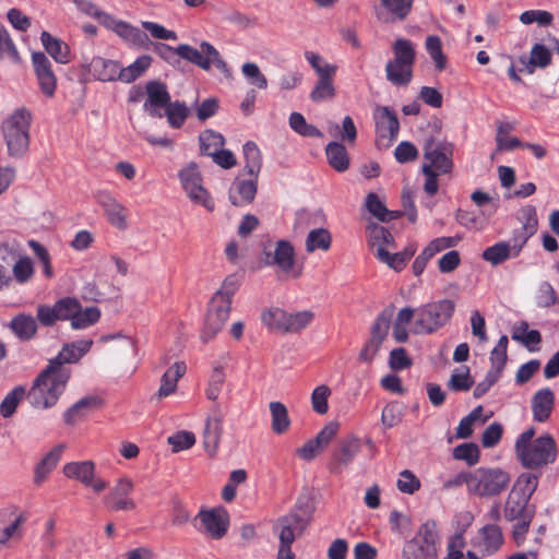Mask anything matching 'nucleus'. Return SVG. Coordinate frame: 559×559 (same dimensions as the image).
Returning a JSON list of instances; mask_svg holds the SVG:
<instances>
[{
    "instance_id": "obj_42",
    "label": "nucleus",
    "mask_w": 559,
    "mask_h": 559,
    "mask_svg": "<svg viewBox=\"0 0 559 559\" xmlns=\"http://www.w3.org/2000/svg\"><path fill=\"white\" fill-rule=\"evenodd\" d=\"M26 394L23 385L15 386L10 391L0 404V414L3 418H10L16 412V408Z\"/></svg>"
},
{
    "instance_id": "obj_5",
    "label": "nucleus",
    "mask_w": 559,
    "mask_h": 559,
    "mask_svg": "<svg viewBox=\"0 0 559 559\" xmlns=\"http://www.w3.org/2000/svg\"><path fill=\"white\" fill-rule=\"evenodd\" d=\"M510 474L499 467H478L472 476L473 493L479 498L500 496L510 485Z\"/></svg>"
},
{
    "instance_id": "obj_62",
    "label": "nucleus",
    "mask_w": 559,
    "mask_h": 559,
    "mask_svg": "<svg viewBox=\"0 0 559 559\" xmlns=\"http://www.w3.org/2000/svg\"><path fill=\"white\" fill-rule=\"evenodd\" d=\"M462 240V237L451 236V237H439L431 240L428 246L424 249L426 251V254L430 258L435 257L437 253L453 248L457 246V243Z\"/></svg>"
},
{
    "instance_id": "obj_32",
    "label": "nucleus",
    "mask_w": 559,
    "mask_h": 559,
    "mask_svg": "<svg viewBox=\"0 0 559 559\" xmlns=\"http://www.w3.org/2000/svg\"><path fill=\"white\" fill-rule=\"evenodd\" d=\"M415 248L407 247L403 251L390 253L386 249H377L376 257L382 263L395 271H401L405 267L407 261L415 254Z\"/></svg>"
},
{
    "instance_id": "obj_9",
    "label": "nucleus",
    "mask_w": 559,
    "mask_h": 559,
    "mask_svg": "<svg viewBox=\"0 0 559 559\" xmlns=\"http://www.w3.org/2000/svg\"><path fill=\"white\" fill-rule=\"evenodd\" d=\"M134 484L128 477L119 478L117 484L104 497L103 501L110 511H132L135 502L129 496L133 491Z\"/></svg>"
},
{
    "instance_id": "obj_59",
    "label": "nucleus",
    "mask_w": 559,
    "mask_h": 559,
    "mask_svg": "<svg viewBox=\"0 0 559 559\" xmlns=\"http://www.w3.org/2000/svg\"><path fill=\"white\" fill-rule=\"evenodd\" d=\"M200 48H202V52H204L209 57L210 66L213 63L224 74L226 79L233 78L229 67L221 57L218 50L212 44L207 41H202Z\"/></svg>"
},
{
    "instance_id": "obj_30",
    "label": "nucleus",
    "mask_w": 559,
    "mask_h": 559,
    "mask_svg": "<svg viewBox=\"0 0 559 559\" xmlns=\"http://www.w3.org/2000/svg\"><path fill=\"white\" fill-rule=\"evenodd\" d=\"M245 166L242 171L250 177L258 179L262 168V155L258 145L252 141H247L243 146Z\"/></svg>"
},
{
    "instance_id": "obj_23",
    "label": "nucleus",
    "mask_w": 559,
    "mask_h": 559,
    "mask_svg": "<svg viewBox=\"0 0 559 559\" xmlns=\"http://www.w3.org/2000/svg\"><path fill=\"white\" fill-rule=\"evenodd\" d=\"M555 406V394L549 388L538 390L532 397V412L534 420L546 421Z\"/></svg>"
},
{
    "instance_id": "obj_55",
    "label": "nucleus",
    "mask_w": 559,
    "mask_h": 559,
    "mask_svg": "<svg viewBox=\"0 0 559 559\" xmlns=\"http://www.w3.org/2000/svg\"><path fill=\"white\" fill-rule=\"evenodd\" d=\"M287 316L283 309L274 308L262 313V322L272 330L286 333Z\"/></svg>"
},
{
    "instance_id": "obj_16",
    "label": "nucleus",
    "mask_w": 559,
    "mask_h": 559,
    "mask_svg": "<svg viewBox=\"0 0 559 559\" xmlns=\"http://www.w3.org/2000/svg\"><path fill=\"white\" fill-rule=\"evenodd\" d=\"M200 519L205 532L214 539L223 538L229 526V515L226 510H201L197 516Z\"/></svg>"
},
{
    "instance_id": "obj_31",
    "label": "nucleus",
    "mask_w": 559,
    "mask_h": 559,
    "mask_svg": "<svg viewBox=\"0 0 559 559\" xmlns=\"http://www.w3.org/2000/svg\"><path fill=\"white\" fill-rule=\"evenodd\" d=\"M394 64L414 66L416 61V50L412 40L407 38H397L392 45Z\"/></svg>"
},
{
    "instance_id": "obj_36",
    "label": "nucleus",
    "mask_w": 559,
    "mask_h": 559,
    "mask_svg": "<svg viewBox=\"0 0 559 559\" xmlns=\"http://www.w3.org/2000/svg\"><path fill=\"white\" fill-rule=\"evenodd\" d=\"M272 423L271 427L274 433L283 435L290 426L288 409L282 402H271L269 404Z\"/></svg>"
},
{
    "instance_id": "obj_26",
    "label": "nucleus",
    "mask_w": 559,
    "mask_h": 559,
    "mask_svg": "<svg viewBox=\"0 0 559 559\" xmlns=\"http://www.w3.org/2000/svg\"><path fill=\"white\" fill-rule=\"evenodd\" d=\"M40 40L45 50L53 58V60L61 64L70 62V48L63 40L53 37L49 32L43 31Z\"/></svg>"
},
{
    "instance_id": "obj_25",
    "label": "nucleus",
    "mask_w": 559,
    "mask_h": 559,
    "mask_svg": "<svg viewBox=\"0 0 559 559\" xmlns=\"http://www.w3.org/2000/svg\"><path fill=\"white\" fill-rule=\"evenodd\" d=\"M479 535L483 538L484 556H491L496 554L503 545V534L501 527L496 523L484 525L479 530Z\"/></svg>"
},
{
    "instance_id": "obj_60",
    "label": "nucleus",
    "mask_w": 559,
    "mask_h": 559,
    "mask_svg": "<svg viewBox=\"0 0 559 559\" xmlns=\"http://www.w3.org/2000/svg\"><path fill=\"white\" fill-rule=\"evenodd\" d=\"M333 81L334 80H318L310 93V98L314 103H321L334 98L336 90Z\"/></svg>"
},
{
    "instance_id": "obj_7",
    "label": "nucleus",
    "mask_w": 559,
    "mask_h": 559,
    "mask_svg": "<svg viewBox=\"0 0 559 559\" xmlns=\"http://www.w3.org/2000/svg\"><path fill=\"white\" fill-rule=\"evenodd\" d=\"M424 158L429 160L436 170L449 174L453 168V143L430 136L424 144Z\"/></svg>"
},
{
    "instance_id": "obj_64",
    "label": "nucleus",
    "mask_w": 559,
    "mask_h": 559,
    "mask_svg": "<svg viewBox=\"0 0 559 559\" xmlns=\"http://www.w3.org/2000/svg\"><path fill=\"white\" fill-rule=\"evenodd\" d=\"M160 59L176 68L180 64L177 47L174 48L167 44L159 41H152L151 48Z\"/></svg>"
},
{
    "instance_id": "obj_29",
    "label": "nucleus",
    "mask_w": 559,
    "mask_h": 559,
    "mask_svg": "<svg viewBox=\"0 0 559 559\" xmlns=\"http://www.w3.org/2000/svg\"><path fill=\"white\" fill-rule=\"evenodd\" d=\"M325 155L329 165L338 173L349 168V156L346 147L340 142H330L325 147Z\"/></svg>"
},
{
    "instance_id": "obj_40",
    "label": "nucleus",
    "mask_w": 559,
    "mask_h": 559,
    "mask_svg": "<svg viewBox=\"0 0 559 559\" xmlns=\"http://www.w3.org/2000/svg\"><path fill=\"white\" fill-rule=\"evenodd\" d=\"M393 316V307L385 308L382 310L376 318L372 326H371V336L373 343L382 344L385 337L388 336L389 329L391 325V320Z\"/></svg>"
},
{
    "instance_id": "obj_19",
    "label": "nucleus",
    "mask_w": 559,
    "mask_h": 559,
    "mask_svg": "<svg viewBox=\"0 0 559 559\" xmlns=\"http://www.w3.org/2000/svg\"><path fill=\"white\" fill-rule=\"evenodd\" d=\"M222 435L223 415L221 414L218 406L215 405L214 414L212 417L207 418L203 432L204 449L211 456L216 453Z\"/></svg>"
},
{
    "instance_id": "obj_14",
    "label": "nucleus",
    "mask_w": 559,
    "mask_h": 559,
    "mask_svg": "<svg viewBox=\"0 0 559 559\" xmlns=\"http://www.w3.org/2000/svg\"><path fill=\"white\" fill-rule=\"evenodd\" d=\"M376 128L378 133V145L388 140L386 146L396 139L400 130V122L396 112L388 106H379L374 112Z\"/></svg>"
},
{
    "instance_id": "obj_56",
    "label": "nucleus",
    "mask_w": 559,
    "mask_h": 559,
    "mask_svg": "<svg viewBox=\"0 0 559 559\" xmlns=\"http://www.w3.org/2000/svg\"><path fill=\"white\" fill-rule=\"evenodd\" d=\"M314 319L311 310H304L296 313H288L286 333H298L308 326Z\"/></svg>"
},
{
    "instance_id": "obj_48",
    "label": "nucleus",
    "mask_w": 559,
    "mask_h": 559,
    "mask_svg": "<svg viewBox=\"0 0 559 559\" xmlns=\"http://www.w3.org/2000/svg\"><path fill=\"white\" fill-rule=\"evenodd\" d=\"M426 50L433 60L436 69L443 71L447 68V57L442 51V41L437 35H429L425 43Z\"/></svg>"
},
{
    "instance_id": "obj_3",
    "label": "nucleus",
    "mask_w": 559,
    "mask_h": 559,
    "mask_svg": "<svg viewBox=\"0 0 559 559\" xmlns=\"http://www.w3.org/2000/svg\"><path fill=\"white\" fill-rule=\"evenodd\" d=\"M32 115L25 108L16 109L2 122V133L12 157H23L29 148Z\"/></svg>"
},
{
    "instance_id": "obj_28",
    "label": "nucleus",
    "mask_w": 559,
    "mask_h": 559,
    "mask_svg": "<svg viewBox=\"0 0 559 559\" xmlns=\"http://www.w3.org/2000/svg\"><path fill=\"white\" fill-rule=\"evenodd\" d=\"M64 450L63 444H58L51 449L36 465L34 472V483L36 485H40L47 476L52 472V469L57 466L58 462L61 459L62 452Z\"/></svg>"
},
{
    "instance_id": "obj_11",
    "label": "nucleus",
    "mask_w": 559,
    "mask_h": 559,
    "mask_svg": "<svg viewBox=\"0 0 559 559\" xmlns=\"http://www.w3.org/2000/svg\"><path fill=\"white\" fill-rule=\"evenodd\" d=\"M63 474L69 478L81 481L87 487H92L95 492H102L108 486L106 480L95 477V464L93 461L67 463L63 466Z\"/></svg>"
},
{
    "instance_id": "obj_8",
    "label": "nucleus",
    "mask_w": 559,
    "mask_h": 559,
    "mask_svg": "<svg viewBox=\"0 0 559 559\" xmlns=\"http://www.w3.org/2000/svg\"><path fill=\"white\" fill-rule=\"evenodd\" d=\"M179 178L185 191L193 202L202 204L210 211L214 209L212 199L202 186V177L195 163H190L186 168L181 169Z\"/></svg>"
},
{
    "instance_id": "obj_50",
    "label": "nucleus",
    "mask_w": 559,
    "mask_h": 559,
    "mask_svg": "<svg viewBox=\"0 0 559 559\" xmlns=\"http://www.w3.org/2000/svg\"><path fill=\"white\" fill-rule=\"evenodd\" d=\"M80 12L96 19L102 25H111L112 16L102 11L95 3L90 0H72Z\"/></svg>"
},
{
    "instance_id": "obj_20",
    "label": "nucleus",
    "mask_w": 559,
    "mask_h": 559,
    "mask_svg": "<svg viewBox=\"0 0 559 559\" xmlns=\"http://www.w3.org/2000/svg\"><path fill=\"white\" fill-rule=\"evenodd\" d=\"M103 405L104 401L98 395L84 396L66 411L63 414L64 423L74 425L76 420L86 417Z\"/></svg>"
},
{
    "instance_id": "obj_46",
    "label": "nucleus",
    "mask_w": 559,
    "mask_h": 559,
    "mask_svg": "<svg viewBox=\"0 0 559 559\" xmlns=\"http://www.w3.org/2000/svg\"><path fill=\"white\" fill-rule=\"evenodd\" d=\"M177 52L179 59H185L198 67H200L203 70H210V60L209 57L202 52L201 50H198L197 48L188 45V44H180L177 47Z\"/></svg>"
},
{
    "instance_id": "obj_2",
    "label": "nucleus",
    "mask_w": 559,
    "mask_h": 559,
    "mask_svg": "<svg viewBox=\"0 0 559 559\" xmlns=\"http://www.w3.org/2000/svg\"><path fill=\"white\" fill-rule=\"evenodd\" d=\"M70 377L71 370H55L47 365L27 392L26 397L29 404L35 408L53 406L66 390Z\"/></svg>"
},
{
    "instance_id": "obj_63",
    "label": "nucleus",
    "mask_w": 559,
    "mask_h": 559,
    "mask_svg": "<svg viewBox=\"0 0 559 559\" xmlns=\"http://www.w3.org/2000/svg\"><path fill=\"white\" fill-rule=\"evenodd\" d=\"M530 64L537 68H547L552 60V53L544 44H535L530 53Z\"/></svg>"
},
{
    "instance_id": "obj_34",
    "label": "nucleus",
    "mask_w": 559,
    "mask_h": 559,
    "mask_svg": "<svg viewBox=\"0 0 559 559\" xmlns=\"http://www.w3.org/2000/svg\"><path fill=\"white\" fill-rule=\"evenodd\" d=\"M483 260L489 262L492 266L502 264L509 259L518 258L513 255L511 245L507 241H499L488 248L481 253Z\"/></svg>"
},
{
    "instance_id": "obj_58",
    "label": "nucleus",
    "mask_w": 559,
    "mask_h": 559,
    "mask_svg": "<svg viewBox=\"0 0 559 559\" xmlns=\"http://www.w3.org/2000/svg\"><path fill=\"white\" fill-rule=\"evenodd\" d=\"M464 371L459 372L457 369L451 374L447 385L451 391L454 392H466L473 384L474 380L471 377L469 368L463 367Z\"/></svg>"
},
{
    "instance_id": "obj_17",
    "label": "nucleus",
    "mask_w": 559,
    "mask_h": 559,
    "mask_svg": "<svg viewBox=\"0 0 559 559\" xmlns=\"http://www.w3.org/2000/svg\"><path fill=\"white\" fill-rule=\"evenodd\" d=\"M361 441L354 435H348L342 438L337 447L334 449L332 459L334 461L332 471L348 466L355 456L359 453Z\"/></svg>"
},
{
    "instance_id": "obj_21",
    "label": "nucleus",
    "mask_w": 559,
    "mask_h": 559,
    "mask_svg": "<svg viewBox=\"0 0 559 559\" xmlns=\"http://www.w3.org/2000/svg\"><path fill=\"white\" fill-rule=\"evenodd\" d=\"M99 205L105 211L108 222L118 227L124 229L127 227L126 219V207L119 203L110 193L99 192L97 195Z\"/></svg>"
},
{
    "instance_id": "obj_27",
    "label": "nucleus",
    "mask_w": 559,
    "mask_h": 559,
    "mask_svg": "<svg viewBox=\"0 0 559 559\" xmlns=\"http://www.w3.org/2000/svg\"><path fill=\"white\" fill-rule=\"evenodd\" d=\"M10 330L22 342L31 341L37 333V322L31 314L19 313L9 323Z\"/></svg>"
},
{
    "instance_id": "obj_44",
    "label": "nucleus",
    "mask_w": 559,
    "mask_h": 559,
    "mask_svg": "<svg viewBox=\"0 0 559 559\" xmlns=\"http://www.w3.org/2000/svg\"><path fill=\"white\" fill-rule=\"evenodd\" d=\"M512 338L528 347V349L533 352L536 348L531 347V345H538L542 342V334L538 330H528V323L526 321H522L513 330Z\"/></svg>"
},
{
    "instance_id": "obj_37",
    "label": "nucleus",
    "mask_w": 559,
    "mask_h": 559,
    "mask_svg": "<svg viewBox=\"0 0 559 559\" xmlns=\"http://www.w3.org/2000/svg\"><path fill=\"white\" fill-rule=\"evenodd\" d=\"M367 230L370 246L377 247V249H385L386 247L395 248L394 238L385 227L380 226L377 223H370Z\"/></svg>"
},
{
    "instance_id": "obj_45",
    "label": "nucleus",
    "mask_w": 559,
    "mask_h": 559,
    "mask_svg": "<svg viewBox=\"0 0 559 559\" xmlns=\"http://www.w3.org/2000/svg\"><path fill=\"white\" fill-rule=\"evenodd\" d=\"M200 142V153L202 155H206L211 157V153L218 148H222L225 145V138L211 129H207L200 133L199 135Z\"/></svg>"
},
{
    "instance_id": "obj_41",
    "label": "nucleus",
    "mask_w": 559,
    "mask_h": 559,
    "mask_svg": "<svg viewBox=\"0 0 559 559\" xmlns=\"http://www.w3.org/2000/svg\"><path fill=\"white\" fill-rule=\"evenodd\" d=\"M165 116L171 128L179 129L190 115V109L183 102H170L165 108Z\"/></svg>"
},
{
    "instance_id": "obj_57",
    "label": "nucleus",
    "mask_w": 559,
    "mask_h": 559,
    "mask_svg": "<svg viewBox=\"0 0 559 559\" xmlns=\"http://www.w3.org/2000/svg\"><path fill=\"white\" fill-rule=\"evenodd\" d=\"M403 416V405L399 402H391L382 409L381 423L385 428H392L402 421Z\"/></svg>"
},
{
    "instance_id": "obj_39",
    "label": "nucleus",
    "mask_w": 559,
    "mask_h": 559,
    "mask_svg": "<svg viewBox=\"0 0 559 559\" xmlns=\"http://www.w3.org/2000/svg\"><path fill=\"white\" fill-rule=\"evenodd\" d=\"M386 80L395 86H406L413 79V66H397L389 61L385 66Z\"/></svg>"
},
{
    "instance_id": "obj_13",
    "label": "nucleus",
    "mask_w": 559,
    "mask_h": 559,
    "mask_svg": "<svg viewBox=\"0 0 559 559\" xmlns=\"http://www.w3.org/2000/svg\"><path fill=\"white\" fill-rule=\"evenodd\" d=\"M32 63L40 91L45 96L52 97L57 88V78L52 71L50 60L44 52L36 51L32 53Z\"/></svg>"
},
{
    "instance_id": "obj_61",
    "label": "nucleus",
    "mask_w": 559,
    "mask_h": 559,
    "mask_svg": "<svg viewBox=\"0 0 559 559\" xmlns=\"http://www.w3.org/2000/svg\"><path fill=\"white\" fill-rule=\"evenodd\" d=\"M331 395V389L321 384L317 386L311 394V405L313 411L319 415H324L329 411L328 399Z\"/></svg>"
},
{
    "instance_id": "obj_15",
    "label": "nucleus",
    "mask_w": 559,
    "mask_h": 559,
    "mask_svg": "<svg viewBox=\"0 0 559 559\" xmlns=\"http://www.w3.org/2000/svg\"><path fill=\"white\" fill-rule=\"evenodd\" d=\"M145 92L147 99L144 103V110L151 117L162 118L164 115L160 109L171 102L166 84L157 80L148 81L145 85Z\"/></svg>"
},
{
    "instance_id": "obj_4",
    "label": "nucleus",
    "mask_w": 559,
    "mask_h": 559,
    "mask_svg": "<svg viewBox=\"0 0 559 559\" xmlns=\"http://www.w3.org/2000/svg\"><path fill=\"white\" fill-rule=\"evenodd\" d=\"M455 311L451 299L431 301L416 309L414 334H432L447 325Z\"/></svg>"
},
{
    "instance_id": "obj_35",
    "label": "nucleus",
    "mask_w": 559,
    "mask_h": 559,
    "mask_svg": "<svg viewBox=\"0 0 559 559\" xmlns=\"http://www.w3.org/2000/svg\"><path fill=\"white\" fill-rule=\"evenodd\" d=\"M436 557L437 548L424 545L418 537H413L406 542L403 548L404 559H435Z\"/></svg>"
},
{
    "instance_id": "obj_38",
    "label": "nucleus",
    "mask_w": 559,
    "mask_h": 559,
    "mask_svg": "<svg viewBox=\"0 0 559 559\" xmlns=\"http://www.w3.org/2000/svg\"><path fill=\"white\" fill-rule=\"evenodd\" d=\"M152 57L148 55L140 56L127 68L120 67V81L132 83L140 78L152 64Z\"/></svg>"
},
{
    "instance_id": "obj_33",
    "label": "nucleus",
    "mask_w": 559,
    "mask_h": 559,
    "mask_svg": "<svg viewBox=\"0 0 559 559\" xmlns=\"http://www.w3.org/2000/svg\"><path fill=\"white\" fill-rule=\"evenodd\" d=\"M234 187L237 193L239 194L240 200L230 193L229 201L231 202V204L235 206H240L242 203L249 204L254 200V197L257 194L258 179H255L254 177H251V179L248 180L236 179L234 182Z\"/></svg>"
},
{
    "instance_id": "obj_51",
    "label": "nucleus",
    "mask_w": 559,
    "mask_h": 559,
    "mask_svg": "<svg viewBox=\"0 0 559 559\" xmlns=\"http://www.w3.org/2000/svg\"><path fill=\"white\" fill-rule=\"evenodd\" d=\"M479 448L474 442L461 443L453 449V457L464 461L468 466L476 465L479 462Z\"/></svg>"
},
{
    "instance_id": "obj_43",
    "label": "nucleus",
    "mask_w": 559,
    "mask_h": 559,
    "mask_svg": "<svg viewBox=\"0 0 559 559\" xmlns=\"http://www.w3.org/2000/svg\"><path fill=\"white\" fill-rule=\"evenodd\" d=\"M332 236L325 228H314L309 231L306 239V250L313 252L316 250H328L331 247Z\"/></svg>"
},
{
    "instance_id": "obj_18",
    "label": "nucleus",
    "mask_w": 559,
    "mask_h": 559,
    "mask_svg": "<svg viewBox=\"0 0 559 559\" xmlns=\"http://www.w3.org/2000/svg\"><path fill=\"white\" fill-rule=\"evenodd\" d=\"M535 506L530 504L523 493L510 490L503 507V516L508 522H514L525 516L534 518Z\"/></svg>"
},
{
    "instance_id": "obj_24",
    "label": "nucleus",
    "mask_w": 559,
    "mask_h": 559,
    "mask_svg": "<svg viewBox=\"0 0 559 559\" xmlns=\"http://www.w3.org/2000/svg\"><path fill=\"white\" fill-rule=\"evenodd\" d=\"M88 69L94 78L102 82L120 80V64L118 61L94 57L88 64Z\"/></svg>"
},
{
    "instance_id": "obj_53",
    "label": "nucleus",
    "mask_w": 559,
    "mask_h": 559,
    "mask_svg": "<svg viewBox=\"0 0 559 559\" xmlns=\"http://www.w3.org/2000/svg\"><path fill=\"white\" fill-rule=\"evenodd\" d=\"M100 318V310L97 307L81 308L78 314H74L71 326L75 330L86 329L95 324Z\"/></svg>"
},
{
    "instance_id": "obj_22",
    "label": "nucleus",
    "mask_w": 559,
    "mask_h": 559,
    "mask_svg": "<svg viewBox=\"0 0 559 559\" xmlns=\"http://www.w3.org/2000/svg\"><path fill=\"white\" fill-rule=\"evenodd\" d=\"M187 366L183 361H176L174 366L167 369L160 379V386L152 396V400L160 401L173 394L177 389L179 379L186 373Z\"/></svg>"
},
{
    "instance_id": "obj_6",
    "label": "nucleus",
    "mask_w": 559,
    "mask_h": 559,
    "mask_svg": "<svg viewBox=\"0 0 559 559\" xmlns=\"http://www.w3.org/2000/svg\"><path fill=\"white\" fill-rule=\"evenodd\" d=\"M525 468H538L554 463L557 457V445L554 438L546 433L535 439L531 445L516 453Z\"/></svg>"
},
{
    "instance_id": "obj_54",
    "label": "nucleus",
    "mask_w": 559,
    "mask_h": 559,
    "mask_svg": "<svg viewBox=\"0 0 559 559\" xmlns=\"http://www.w3.org/2000/svg\"><path fill=\"white\" fill-rule=\"evenodd\" d=\"M538 486V476L532 473H522L515 483L513 484L511 490L516 491L518 493H523V496L531 500L533 493L536 491Z\"/></svg>"
},
{
    "instance_id": "obj_52",
    "label": "nucleus",
    "mask_w": 559,
    "mask_h": 559,
    "mask_svg": "<svg viewBox=\"0 0 559 559\" xmlns=\"http://www.w3.org/2000/svg\"><path fill=\"white\" fill-rule=\"evenodd\" d=\"M59 321L73 320L74 314L81 309V304L76 298L63 297L53 305Z\"/></svg>"
},
{
    "instance_id": "obj_1",
    "label": "nucleus",
    "mask_w": 559,
    "mask_h": 559,
    "mask_svg": "<svg viewBox=\"0 0 559 559\" xmlns=\"http://www.w3.org/2000/svg\"><path fill=\"white\" fill-rule=\"evenodd\" d=\"M242 275L229 274L225 277L221 288L211 298L205 317L201 340L206 343L214 338L223 329L231 309L233 297L240 287Z\"/></svg>"
},
{
    "instance_id": "obj_49",
    "label": "nucleus",
    "mask_w": 559,
    "mask_h": 559,
    "mask_svg": "<svg viewBox=\"0 0 559 559\" xmlns=\"http://www.w3.org/2000/svg\"><path fill=\"white\" fill-rule=\"evenodd\" d=\"M393 20L404 21L412 11L414 0H380Z\"/></svg>"
},
{
    "instance_id": "obj_47",
    "label": "nucleus",
    "mask_w": 559,
    "mask_h": 559,
    "mask_svg": "<svg viewBox=\"0 0 559 559\" xmlns=\"http://www.w3.org/2000/svg\"><path fill=\"white\" fill-rule=\"evenodd\" d=\"M289 127L299 135L307 138H321L323 133L313 124L306 121L299 112H292L288 118Z\"/></svg>"
},
{
    "instance_id": "obj_10",
    "label": "nucleus",
    "mask_w": 559,
    "mask_h": 559,
    "mask_svg": "<svg viewBox=\"0 0 559 559\" xmlns=\"http://www.w3.org/2000/svg\"><path fill=\"white\" fill-rule=\"evenodd\" d=\"M262 262L265 265H277L282 271L289 272L295 264V250L287 240H278L272 249V243L263 246Z\"/></svg>"
},
{
    "instance_id": "obj_12",
    "label": "nucleus",
    "mask_w": 559,
    "mask_h": 559,
    "mask_svg": "<svg viewBox=\"0 0 559 559\" xmlns=\"http://www.w3.org/2000/svg\"><path fill=\"white\" fill-rule=\"evenodd\" d=\"M92 346L93 341L91 338L66 343L58 355L49 360L48 366H51L55 370H70L64 365L78 362L91 350Z\"/></svg>"
}]
</instances>
